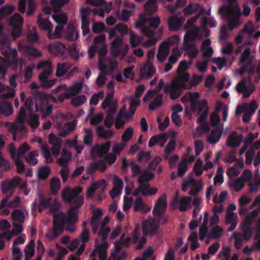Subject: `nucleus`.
Wrapping results in <instances>:
<instances>
[{
	"label": "nucleus",
	"instance_id": "obj_1",
	"mask_svg": "<svg viewBox=\"0 0 260 260\" xmlns=\"http://www.w3.org/2000/svg\"><path fill=\"white\" fill-rule=\"evenodd\" d=\"M62 198L64 201L71 203L74 206L69 209L67 214L63 212L54 214L53 219V229L49 231L47 237L51 240L58 237L62 233L64 228V223L69 224H76L78 217V209L84 203L83 197L69 187L66 188L62 192Z\"/></svg>",
	"mask_w": 260,
	"mask_h": 260
},
{
	"label": "nucleus",
	"instance_id": "obj_2",
	"mask_svg": "<svg viewBox=\"0 0 260 260\" xmlns=\"http://www.w3.org/2000/svg\"><path fill=\"white\" fill-rule=\"evenodd\" d=\"M218 13L224 15L225 19L228 22L227 28L225 25L220 28L219 40L222 41L227 38V28L232 30L239 26L241 12L238 8L233 5H229L220 7L218 9Z\"/></svg>",
	"mask_w": 260,
	"mask_h": 260
},
{
	"label": "nucleus",
	"instance_id": "obj_3",
	"mask_svg": "<svg viewBox=\"0 0 260 260\" xmlns=\"http://www.w3.org/2000/svg\"><path fill=\"white\" fill-rule=\"evenodd\" d=\"M48 103L47 95L40 93L35 99L31 96L28 97L25 103V106L29 112L28 124L34 128H37L39 125V117L32 113L34 105H35V111L39 112L43 110L45 106Z\"/></svg>",
	"mask_w": 260,
	"mask_h": 260
},
{
	"label": "nucleus",
	"instance_id": "obj_4",
	"mask_svg": "<svg viewBox=\"0 0 260 260\" xmlns=\"http://www.w3.org/2000/svg\"><path fill=\"white\" fill-rule=\"evenodd\" d=\"M11 41L9 37L4 36L0 39V48L2 55L6 58V62L8 66L16 63L18 52L15 48L10 47Z\"/></svg>",
	"mask_w": 260,
	"mask_h": 260
},
{
	"label": "nucleus",
	"instance_id": "obj_5",
	"mask_svg": "<svg viewBox=\"0 0 260 260\" xmlns=\"http://www.w3.org/2000/svg\"><path fill=\"white\" fill-rule=\"evenodd\" d=\"M154 176L153 173L149 172H143L139 176L138 182L140 184L138 187L139 191L144 196H149L155 194L157 189L156 188H150V184L145 183L151 180Z\"/></svg>",
	"mask_w": 260,
	"mask_h": 260
},
{
	"label": "nucleus",
	"instance_id": "obj_6",
	"mask_svg": "<svg viewBox=\"0 0 260 260\" xmlns=\"http://www.w3.org/2000/svg\"><path fill=\"white\" fill-rule=\"evenodd\" d=\"M167 206V196L162 194L158 198L152 211L154 216L157 217L158 221H161L162 224H165L167 220V217L165 216Z\"/></svg>",
	"mask_w": 260,
	"mask_h": 260
},
{
	"label": "nucleus",
	"instance_id": "obj_7",
	"mask_svg": "<svg viewBox=\"0 0 260 260\" xmlns=\"http://www.w3.org/2000/svg\"><path fill=\"white\" fill-rule=\"evenodd\" d=\"M160 221H158L157 217H155L154 218L143 221L142 224L143 234L153 236L157 232L159 227V222Z\"/></svg>",
	"mask_w": 260,
	"mask_h": 260
},
{
	"label": "nucleus",
	"instance_id": "obj_8",
	"mask_svg": "<svg viewBox=\"0 0 260 260\" xmlns=\"http://www.w3.org/2000/svg\"><path fill=\"white\" fill-rule=\"evenodd\" d=\"M18 49L19 51L24 52L27 55L37 58L42 55V52L32 45L19 43Z\"/></svg>",
	"mask_w": 260,
	"mask_h": 260
},
{
	"label": "nucleus",
	"instance_id": "obj_9",
	"mask_svg": "<svg viewBox=\"0 0 260 260\" xmlns=\"http://www.w3.org/2000/svg\"><path fill=\"white\" fill-rule=\"evenodd\" d=\"M48 50L53 55L64 58L65 55V45L59 41H55L48 45Z\"/></svg>",
	"mask_w": 260,
	"mask_h": 260
},
{
	"label": "nucleus",
	"instance_id": "obj_10",
	"mask_svg": "<svg viewBox=\"0 0 260 260\" xmlns=\"http://www.w3.org/2000/svg\"><path fill=\"white\" fill-rule=\"evenodd\" d=\"M243 135L241 134H237L236 131H233L228 136L226 140V145L232 148H237L239 146L243 141Z\"/></svg>",
	"mask_w": 260,
	"mask_h": 260
},
{
	"label": "nucleus",
	"instance_id": "obj_11",
	"mask_svg": "<svg viewBox=\"0 0 260 260\" xmlns=\"http://www.w3.org/2000/svg\"><path fill=\"white\" fill-rule=\"evenodd\" d=\"M22 181V179L15 176L10 181H4L2 183V191L4 194L7 193L10 190L13 189L15 186L19 185Z\"/></svg>",
	"mask_w": 260,
	"mask_h": 260
},
{
	"label": "nucleus",
	"instance_id": "obj_12",
	"mask_svg": "<svg viewBox=\"0 0 260 260\" xmlns=\"http://www.w3.org/2000/svg\"><path fill=\"white\" fill-rule=\"evenodd\" d=\"M111 142L108 141L101 145H97L92 149L91 153L93 155L100 158L103 157L110 150Z\"/></svg>",
	"mask_w": 260,
	"mask_h": 260
},
{
	"label": "nucleus",
	"instance_id": "obj_13",
	"mask_svg": "<svg viewBox=\"0 0 260 260\" xmlns=\"http://www.w3.org/2000/svg\"><path fill=\"white\" fill-rule=\"evenodd\" d=\"M184 20L177 16H171L168 21L169 28L171 31L178 30L183 23Z\"/></svg>",
	"mask_w": 260,
	"mask_h": 260
},
{
	"label": "nucleus",
	"instance_id": "obj_14",
	"mask_svg": "<svg viewBox=\"0 0 260 260\" xmlns=\"http://www.w3.org/2000/svg\"><path fill=\"white\" fill-rule=\"evenodd\" d=\"M165 45V43H161L158 48L156 59L160 63H162L166 60L170 52V48L164 46Z\"/></svg>",
	"mask_w": 260,
	"mask_h": 260
},
{
	"label": "nucleus",
	"instance_id": "obj_15",
	"mask_svg": "<svg viewBox=\"0 0 260 260\" xmlns=\"http://www.w3.org/2000/svg\"><path fill=\"white\" fill-rule=\"evenodd\" d=\"M107 167V166L104 160L100 159L91 164L89 167L86 169V173L89 175H91L96 170L103 172L106 169Z\"/></svg>",
	"mask_w": 260,
	"mask_h": 260
},
{
	"label": "nucleus",
	"instance_id": "obj_16",
	"mask_svg": "<svg viewBox=\"0 0 260 260\" xmlns=\"http://www.w3.org/2000/svg\"><path fill=\"white\" fill-rule=\"evenodd\" d=\"M48 138L49 140V143L52 145L51 150L52 151L53 155L56 157L58 156L60 153L61 143L58 142L57 138L53 134H49Z\"/></svg>",
	"mask_w": 260,
	"mask_h": 260
},
{
	"label": "nucleus",
	"instance_id": "obj_17",
	"mask_svg": "<svg viewBox=\"0 0 260 260\" xmlns=\"http://www.w3.org/2000/svg\"><path fill=\"white\" fill-rule=\"evenodd\" d=\"M183 48L187 51L188 56L191 58H196L198 53L199 50L197 48V45L193 43H188L186 40L183 41Z\"/></svg>",
	"mask_w": 260,
	"mask_h": 260
},
{
	"label": "nucleus",
	"instance_id": "obj_18",
	"mask_svg": "<svg viewBox=\"0 0 260 260\" xmlns=\"http://www.w3.org/2000/svg\"><path fill=\"white\" fill-rule=\"evenodd\" d=\"M211 41L210 39H206L203 41L201 47V51L203 52L202 57L205 59H208L213 54V50L212 47H210Z\"/></svg>",
	"mask_w": 260,
	"mask_h": 260
},
{
	"label": "nucleus",
	"instance_id": "obj_19",
	"mask_svg": "<svg viewBox=\"0 0 260 260\" xmlns=\"http://www.w3.org/2000/svg\"><path fill=\"white\" fill-rule=\"evenodd\" d=\"M222 134V130L217 127L212 129L208 136L207 142L212 144H215L219 142Z\"/></svg>",
	"mask_w": 260,
	"mask_h": 260
},
{
	"label": "nucleus",
	"instance_id": "obj_20",
	"mask_svg": "<svg viewBox=\"0 0 260 260\" xmlns=\"http://www.w3.org/2000/svg\"><path fill=\"white\" fill-rule=\"evenodd\" d=\"M190 74L188 73L182 72L179 75V76L175 78L173 81L175 82L176 86L182 87H185L187 89L188 85H186L185 83L187 82L189 79Z\"/></svg>",
	"mask_w": 260,
	"mask_h": 260
},
{
	"label": "nucleus",
	"instance_id": "obj_21",
	"mask_svg": "<svg viewBox=\"0 0 260 260\" xmlns=\"http://www.w3.org/2000/svg\"><path fill=\"white\" fill-rule=\"evenodd\" d=\"M190 109L193 112H194L197 109H199V113H200L205 110H209V107L207 105V101L206 100L192 101L191 102V105H190Z\"/></svg>",
	"mask_w": 260,
	"mask_h": 260
},
{
	"label": "nucleus",
	"instance_id": "obj_22",
	"mask_svg": "<svg viewBox=\"0 0 260 260\" xmlns=\"http://www.w3.org/2000/svg\"><path fill=\"white\" fill-rule=\"evenodd\" d=\"M131 242V239L130 237H127L125 238L124 235H122L120 238L116 240L114 243L117 252H119L124 247H127L129 245Z\"/></svg>",
	"mask_w": 260,
	"mask_h": 260
},
{
	"label": "nucleus",
	"instance_id": "obj_23",
	"mask_svg": "<svg viewBox=\"0 0 260 260\" xmlns=\"http://www.w3.org/2000/svg\"><path fill=\"white\" fill-rule=\"evenodd\" d=\"M21 123L19 124H12L9 123L10 126L9 127V132L12 134L13 138L14 141L16 140L17 133L18 131L24 133L26 131V127L24 125Z\"/></svg>",
	"mask_w": 260,
	"mask_h": 260
},
{
	"label": "nucleus",
	"instance_id": "obj_24",
	"mask_svg": "<svg viewBox=\"0 0 260 260\" xmlns=\"http://www.w3.org/2000/svg\"><path fill=\"white\" fill-rule=\"evenodd\" d=\"M155 72V68L152 63L148 62L141 69L140 75L142 77L146 76L148 78H151Z\"/></svg>",
	"mask_w": 260,
	"mask_h": 260
},
{
	"label": "nucleus",
	"instance_id": "obj_25",
	"mask_svg": "<svg viewBox=\"0 0 260 260\" xmlns=\"http://www.w3.org/2000/svg\"><path fill=\"white\" fill-rule=\"evenodd\" d=\"M13 113V107L11 103L7 101L0 102V117L4 115L10 116Z\"/></svg>",
	"mask_w": 260,
	"mask_h": 260
},
{
	"label": "nucleus",
	"instance_id": "obj_26",
	"mask_svg": "<svg viewBox=\"0 0 260 260\" xmlns=\"http://www.w3.org/2000/svg\"><path fill=\"white\" fill-rule=\"evenodd\" d=\"M70 67V64L66 62L57 63L55 75L58 77L63 76L68 72Z\"/></svg>",
	"mask_w": 260,
	"mask_h": 260
},
{
	"label": "nucleus",
	"instance_id": "obj_27",
	"mask_svg": "<svg viewBox=\"0 0 260 260\" xmlns=\"http://www.w3.org/2000/svg\"><path fill=\"white\" fill-rule=\"evenodd\" d=\"M186 30V34L184 37V41L186 40L188 43L194 42L199 36V29H184Z\"/></svg>",
	"mask_w": 260,
	"mask_h": 260
},
{
	"label": "nucleus",
	"instance_id": "obj_28",
	"mask_svg": "<svg viewBox=\"0 0 260 260\" xmlns=\"http://www.w3.org/2000/svg\"><path fill=\"white\" fill-rule=\"evenodd\" d=\"M156 0H148L144 5V10L147 15H152L155 13L158 7Z\"/></svg>",
	"mask_w": 260,
	"mask_h": 260
},
{
	"label": "nucleus",
	"instance_id": "obj_29",
	"mask_svg": "<svg viewBox=\"0 0 260 260\" xmlns=\"http://www.w3.org/2000/svg\"><path fill=\"white\" fill-rule=\"evenodd\" d=\"M252 77L251 75H248L247 78H244L236 86V90L239 93H242L248 88L246 87L247 84H250L251 82Z\"/></svg>",
	"mask_w": 260,
	"mask_h": 260
},
{
	"label": "nucleus",
	"instance_id": "obj_30",
	"mask_svg": "<svg viewBox=\"0 0 260 260\" xmlns=\"http://www.w3.org/2000/svg\"><path fill=\"white\" fill-rule=\"evenodd\" d=\"M83 88V83L81 82L75 83L72 86L68 87L66 90L68 92L71 98L78 94Z\"/></svg>",
	"mask_w": 260,
	"mask_h": 260
},
{
	"label": "nucleus",
	"instance_id": "obj_31",
	"mask_svg": "<svg viewBox=\"0 0 260 260\" xmlns=\"http://www.w3.org/2000/svg\"><path fill=\"white\" fill-rule=\"evenodd\" d=\"M98 136L99 138H103L106 139L110 138L113 135V133L111 130H105L103 125L99 126L96 131Z\"/></svg>",
	"mask_w": 260,
	"mask_h": 260
},
{
	"label": "nucleus",
	"instance_id": "obj_32",
	"mask_svg": "<svg viewBox=\"0 0 260 260\" xmlns=\"http://www.w3.org/2000/svg\"><path fill=\"white\" fill-rule=\"evenodd\" d=\"M184 89H186L185 87L176 86L175 82L172 81V89L170 92L171 99L174 100L178 98Z\"/></svg>",
	"mask_w": 260,
	"mask_h": 260
},
{
	"label": "nucleus",
	"instance_id": "obj_33",
	"mask_svg": "<svg viewBox=\"0 0 260 260\" xmlns=\"http://www.w3.org/2000/svg\"><path fill=\"white\" fill-rule=\"evenodd\" d=\"M71 157V154L66 149H63L61 156L59 158L58 164L60 166H67Z\"/></svg>",
	"mask_w": 260,
	"mask_h": 260
},
{
	"label": "nucleus",
	"instance_id": "obj_34",
	"mask_svg": "<svg viewBox=\"0 0 260 260\" xmlns=\"http://www.w3.org/2000/svg\"><path fill=\"white\" fill-rule=\"evenodd\" d=\"M38 24L40 29L47 31V33L50 31L52 27L51 22L47 19L42 18L41 14L39 15Z\"/></svg>",
	"mask_w": 260,
	"mask_h": 260
},
{
	"label": "nucleus",
	"instance_id": "obj_35",
	"mask_svg": "<svg viewBox=\"0 0 260 260\" xmlns=\"http://www.w3.org/2000/svg\"><path fill=\"white\" fill-rule=\"evenodd\" d=\"M63 28V25L58 24L55 28L54 32H52V28H51L50 31L47 33V37L49 39H56L60 38L61 31Z\"/></svg>",
	"mask_w": 260,
	"mask_h": 260
},
{
	"label": "nucleus",
	"instance_id": "obj_36",
	"mask_svg": "<svg viewBox=\"0 0 260 260\" xmlns=\"http://www.w3.org/2000/svg\"><path fill=\"white\" fill-rule=\"evenodd\" d=\"M10 24L12 26L22 27L23 24V17L19 13H15L10 19Z\"/></svg>",
	"mask_w": 260,
	"mask_h": 260
},
{
	"label": "nucleus",
	"instance_id": "obj_37",
	"mask_svg": "<svg viewBox=\"0 0 260 260\" xmlns=\"http://www.w3.org/2000/svg\"><path fill=\"white\" fill-rule=\"evenodd\" d=\"M105 183V180H102L100 182H94L87 189V197L88 198L92 196L95 191Z\"/></svg>",
	"mask_w": 260,
	"mask_h": 260
},
{
	"label": "nucleus",
	"instance_id": "obj_38",
	"mask_svg": "<svg viewBox=\"0 0 260 260\" xmlns=\"http://www.w3.org/2000/svg\"><path fill=\"white\" fill-rule=\"evenodd\" d=\"M51 173V169L48 166H44L38 169V178L41 180H45Z\"/></svg>",
	"mask_w": 260,
	"mask_h": 260
},
{
	"label": "nucleus",
	"instance_id": "obj_39",
	"mask_svg": "<svg viewBox=\"0 0 260 260\" xmlns=\"http://www.w3.org/2000/svg\"><path fill=\"white\" fill-rule=\"evenodd\" d=\"M140 105L139 99H132L129 103V113L125 114V117L129 118L133 115L136 111L137 107Z\"/></svg>",
	"mask_w": 260,
	"mask_h": 260
},
{
	"label": "nucleus",
	"instance_id": "obj_40",
	"mask_svg": "<svg viewBox=\"0 0 260 260\" xmlns=\"http://www.w3.org/2000/svg\"><path fill=\"white\" fill-rule=\"evenodd\" d=\"M38 155V151L37 150L32 151L29 152L27 156L25 157V159L28 164L35 166L38 162V159L35 158L36 156Z\"/></svg>",
	"mask_w": 260,
	"mask_h": 260
},
{
	"label": "nucleus",
	"instance_id": "obj_41",
	"mask_svg": "<svg viewBox=\"0 0 260 260\" xmlns=\"http://www.w3.org/2000/svg\"><path fill=\"white\" fill-rule=\"evenodd\" d=\"M11 216L12 219L14 221L23 222L25 219V215L24 213L22 210L19 209H15L13 211Z\"/></svg>",
	"mask_w": 260,
	"mask_h": 260
},
{
	"label": "nucleus",
	"instance_id": "obj_42",
	"mask_svg": "<svg viewBox=\"0 0 260 260\" xmlns=\"http://www.w3.org/2000/svg\"><path fill=\"white\" fill-rule=\"evenodd\" d=\"M35 247V244L34 241L33 240L30 241L25 249V260H28V258H31L34 255Z\"/></svg>",
	"mask_w": 260,
	"mask_h": 260
},
{
	"label": "nucleus",
	"instance_id": "obj_43",
	"mask_svg": "<svg viewBox=\"0 0 260 260\" xmlns=\"http://www.w3.org/2000/svg\"><path fill=\"white\" fill-rule=\"evenodd\" d=\"M65 38L67 40L75 41L78 39L79 35L74 27L72 26L71 27L69 28L65 36Z\"/></svg>",
	"mask_w": 260,
	"mask_h": 260
},
{
	"label": "nucleus",
	"instance_id": "obj_44",
	"mask_svg": "<svg viewBox=\"0 0 260 260\" xmlns=\"http://www.w3.org/2000/svg\"><path fill=\"white\" fill-rule=\"evenodd\" d=\"M223 233V230L218 225H215L210 232L208 238L216 239L219 238Z\"/></svg>",
	"mask_w": 260,
	"mask_h": 260
},
{
	"label": "nucleus",
	"instance_id": "obj_45",
	"mask_svg": "<svg viewBox=\"0 0 260 260\" xmlns=\"http://www.w3.org/2000/svg\"><path fill=\"white\" fill-rule=\"evenodd\" d=\"M60 181L57 177H53L50 182L51 190L54 194H56L60 189Z\"/></svg>",
	"mask_w": 260,
	"mask_h": 260
},
{
	"label": "nucleus",
	"instance_id": "obj_46",
	"mask_svg": "<svg viewBox=\"0 0 260 260\" xmlns=\"http://www.w3.org/2000/svg\"><path fill=\"white\" fill-rule=\"evenodd\" d=\"M245 184L242 179L241 178H238L235 181L232 180L231 182L229 183V186L234 187L236 192L241 190L244 186Z\"/></svg>",
	"mask_w": 260,
	"mask_h": 260
},
{
	"label": "nucleus",
	"instance_id": "obj_47",
	"mask_svg": "<svg viewBox=\"0 0 260 260\" xmlns=\"http://www.w3.org/2000/svg\"><path fill=\"white\" fill-rule=\"evenodd\" d=\"M53 18L57 23L63 26L67 23L68 20V16L65 13L53 15Z\"/></svg>",
	"mask_w": 260,
	"mask_h": 260
},
{
	"label": "nucleus",
	"instance_id": "obj_48",
	"mask_svg": "<svg viewBox=\"0 0 260 260\" xmlns=\"http://www.w3.org/2000/svg\"><path fill=\"white\" fill-rule=\"evenodd\" d=\"M130 44L133 48L136 47L140 43L141 39L132 30L129 32Z\"/></svg>",
	"mask_w": 260,
	"mask_h": 260
},
{
	"label": "nucleus",
	"instance_id": "obj_49",
	"mask_svg": "<svg viewBox=\"0 0 260 260\" xmlns=\"http://www.w3.org/2000/svg\"><path fill=\"white\" fill-rule=\"evenodd\" d=\"M199 7V4L189 3L188 5L184 9L183 12L185 15H191L198 10Z\"/></svg>",
	"mask_w": 260,
	"mask_h": 260
},
{
	"label": "nucleus",
	"instance_id": "obj_50",
	"mask_svg": "<svg viewBox=\"0 0 260 260\" xmlns=\"http://www.w3.org/2000/svg\"><path fill=\"white\" fill-rule=\"evenodd\" d=\"M162 95L161 94L155 97L149 106V109L153 111L161 106L162 105Z\"/></svg>",
	"mask_w": 260,
	"mask_h": 260
},
{
	"label": "nucleus",
	"instance_id": "obj_51",
	"mask_svg": "<svg viewBox=\"0 0 260 260\" xmlns=\"http://www.w3.org/2000/svg\"><path fill=\"white\" fill-rule=\"evenodd\" d=\"M0 59H2L3 60L2 63L0 62V74H2L3 76H5L8 68L10 67L12 65H14L15 66H18V60L17 58L16 63H11L10 66H8L7 63L6 62L5 57H4V58H2L1 57Z\"/></svg>",
	"mask_w": 260,
	"mask_h": 260
},
{
	"label": "nucleus",
	"instance_id": "obj_52",
	"mask_svg": "<svg viewBox=\"0 0 260 260\" xmlns=\"http://www.w3.org/2000/svg\"><path fill=\"white\" fill-rule=\"evenodd\" d=\"M86 101V96L84 95H78L72 99L71 103L74 107H79L83 105Z\"/></svg>",
	"mask_w": 260,
	"mask_h": 260
},
{
	"label": "nucleus",
	"instance_id": "obj_53",
	"mask_svg": "<svg viewBox=\"0 0 260 260\" xmlns=\"http://www.w3.org/2000/svg\"><path fill=\"white\" fill-rule=\"evenodd\" d=\"M191 202V198L189 197H184L180 200L179 210L181 212H185L187 210V206Z\"/></svg>",
	"mask_w": 260,
	"mask_h": 260
},
{
	"label": "nucleus",
	"instance_id": "obj_54",
	"mask_svg": "<svg viewBox=\"0 0 260 260\" xmlns=\"http://www.w3.org/2000/svg\"><path fill=\"white\" fill-rule=\"evenodd\" d=\"M14 10V7L11 5H6L0 8V18L10 14Z\"/></svg>",
	"mask_w": 260,
	"mask_h": 260
},
{
	"label": "nucleus",
	"instance_id": "obj_55",
	"mask_svg": "<svg viewBox=\"0 0 260 260\" xmlns=\"http://www.w3.org/2000/svg\"><path fill=\"white\" fill-rule=\"evenodd\" d=\"M199 96V93L197 92L193 93L189 92L182 97V101L184 102L185 100L189 101L190 102V105H191V102L192 101H196V100H198Z\"/></svg>",
	"mask_w": 260,
	"mask_h": 260
},
{
	"label": "nucleus",
	"instance_id": "obj_56",
	"mask_svg": "<svg viewBox=\"0 0 260 260\" xmlns=\"http://www.w3.org/2000/svg\"><path fill=\"white\" fill-rule=\"evenodd\" d=\"M133 135V128L129 127L124 131L121 136V140L124 142H127L132 138Z\"/></svg>",
	"mask_w": 260,
	"mask_h": 260
},
{
	"label": "nucleus",
	"instance_id": "obj_57",
	"mask_svg": "<svg viewBox=\"0 0 260 260\" xmlns=\"http://www.w3.org/2000/svg\"><path fill=\"white\" fill-rule=\"evenodd\" d=\"M10 169L9 162L2 156L0 151V171H7Z\"/></svg>",
	"mask_w": 260,
	"mask_h": 260
},
{
	"label": "nucleus",
	"instance_id": "obj_58",
	"mask_svg": "<svg viewBox=\"0 0 260 260\" xmlns=\"http://www.w3.org/2000/svg\"><path fill=\"white\" fill-rule=\"evenodd\" d=\"M134 210L143 212L147 211V210L145 208L144 203L141 198H138L135 200Z\"/></svg>",
	"mask_w": 260,
	"mask_h": 260
},
{
	"label": "nucleus",
	"instance_id": "obj_59",
	"mask_svg": "<svg viewBox=\"0 0 260 260\" xmlns=\"http://www.w3.org/2000/svg\"><path fill=\"white\" fill-rule=\"evenodd\" d=\"M203 76H198L197 75H193L189 83L187 89H190L193 86H196L198 85L202 80Z\"/></svg>",
	"mask_w": 260,
	"mask_h": 260
},
{
	"label": "nucleus",
	"instance_id": "obj_60",
	"mask_svg": "<svg viewBox=\"0 0 260 260\" xmlns=\"http://www.w3.org/2000/svg\"><path fill=\"white\" fill-rule=\"evenodd\" d=\"M180 41V38L178 35H174L171 36L167 39V41L163 42L165 43L166 47H170V46H172L175 44H177Z\"/></svg>",
	"mask_w": 260,
	"mask_h": 260
},
{
	"label": "nucleus",
	"instance_id": "obj_61",
	"mask_svg": "<svg viewBox=\"0 0 260 260\" xmlns=\"http://www.w3.org/2000/svg\"><path fill=\"white\" fill-rule=\"evenodd\" d=\"M235 239V246L237 249H239L242 246V235L238 232H235L233 234Z\"/></svg>",
	"mask_w": 260,
	"mask_h": 260
},
{
	"label": "nucleus",
	"instance_id": "obj_62",
	"mask_svg": "<svg viewBox=\"0 0 260 260\" xmlns=\"http://www.w3.org/2000/svg\"><path fill=\"white\" fill-rule=\"evenodd\" d=\"M255 156V151L253 148H250L245 154V164L247 165H251Z\"/></svg>",
	"mask_w": 260,
	"mask_h": 260
},
{
	"label": "nucleus",
	"instance_id": "obj_63",
	"mask_svg": "<svg viewBox=\"0 0 260 260\" xmlns=\"http://www.w3.org/2000/svg\"><path fill=\"white\" fill-rule=\"evenodd\" d=\"M257 105L254 100H252L249 105H244V111L253 114L257 108Z\"/></svg>",
	"mask_w": 260,
	"mask_h": 260
},
{
	"label": "nucleus",
	"instance_id": "obj_64",
	"mask_svg": "<svg viewBox=\"0 0 260 260\" xmlns=\"http://www.w3.org/2000/svg\"><path fill=\"white\" fill-rule=\"evenodd\" d=\"M84 136V142L86 145H90L93 142V137L92 130L91 129H87L86 130Z\"/></svg>",
	"mask_w": 260,
	"mask_h": 260
}]
</instances>
